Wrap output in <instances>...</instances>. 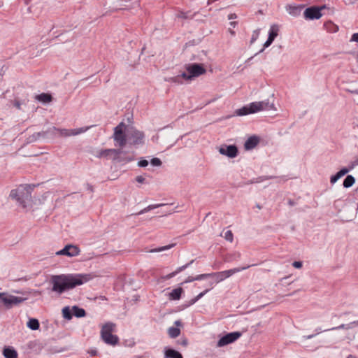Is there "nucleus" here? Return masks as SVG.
<instances>
[{"label":"nucleus","instance_id":"f8f14e48","mask_svg":"<svg viewBox=\"0 0 358 358\" xmlns=\"http://www.w3.org/2000/svg\"><path fill=\"white\" fill-rule=\"evenodd\" d=\"M241 336V333L238 331H234L229 333L227 335L222 336L217 342V347H223L228 344L232 343L239 338Z\"/></svg>","mask_w":358,"mask_h":358},{"label":"nucleus","instance_id":"a878e982","mask_svg":"<svg viewBox=\"0 0 358 358\" xmlns=\"http://www.w3.org/2000/svg\"><path fill=\"white\" fill-rule=\"evenodd\" d=\"M182 292V289L180 287L174 289L172 290V292L169 294L170 298L173 300H178L181 296Z\"/></svg>","mask_w":358,"mask_h":358},{"label":"nucleus","instance_id":"1a4fd4ad","mask_svg":"<svg viewBox=\"0 0 358 358\" xmlns=\"http://www.w3.org/2000/svg\"><path fill=\"white\" fill-rule=\"evenodd\" d=\"M185 69L189 73L192 80L199 77L206 72V69L201 64H188L185 65Z\"/></svg>","mask_w":358,"mask_h":358},{"label":"nucleus","instance_id":"603ef678","mask_svg":"<svg viewBox=\"0 0 358 358\" xmlns=\"http://www.w3.org/2000/svg\"><path fill=\"white\" fill-rule=\"evenodd\" d=\"M236 24H237L236 22H230V25L232 26L233 27H235Z\"/></svg>","mask_w":358,"mask_h":358},{"label":"nucleus","instance_id":"ea45409f","mask_svg":"<svg viewBox=\"0 0 358 358\" xmlns=\"http://www.w3.org/2000/svg\"><path fill=\"white\" fill-rule=\"evenodd\" d=\"M258 36H259V31H255L252 36L250 43H253L257 39Z\"/></svg>","mask_w":358,"mask_h":358},{"label":"nucleus","instance_id":"e2e57ef3","mask_svg":"<svg viewBox=\"0 0 358 358\" xmlns=\"http://www.w3.org/2000/svg\"><path fill=\"white\" fill-rule=\"evenodd\" d=\"M357 348H358V345H357Z\"/></svg>","mask_w":358,"mask_h":358},{"label":"nucleus","instance_id":"f704fd0d","mask_svg":"<svg viewBox=\"0 0 358 358\" xmlns=\"http://www.w3.org/2000/svg\"><path fill=\"white\" fill-rule=\"evenodd\" d=\"M208 291H209V289H207L205 291H203V292H201L199 294H198L196 297H194V299H192L190 301V303L194 304V303H196L199 299H200L202 296H203Z\"/></svg>","mask_w":358,"mask_h":358},{"label":"nucleus","instance_id":"6ab92c4d","mask_svg":"<svg viewBox=\"0 0 358 358\" xmlns=\"http://www.w3.org/2000/svg\"><path fill=\"white\" fill-rule=\"evenodd\" d=\"M164 357L165 358H182V356L179 352H178L173 349L165 348Z\"/></svg>","mask_w":358,"mask_h":358},{"label":"nucleus","instance_id":"4468645a","mask_svg":"<svg viewBox=\"0 0 358 358\" xmlns=\"http://www.w3.org/2000/svg\"><path fill=\"white\" fill-rule=\"evenodd\" d=\"M219 152L221 155L234 158L238 155V149L236 145H224L220 148Z\"/></svg>","mask_w":358,"mask_h":358},{"label":"nucleus","instance_id":"a18cd8bd","mask_svg":"<svg viewBox=\"0 0 358 358\" xmlns=\"http://www.w3.org/2000/svg\"><path fill=\"white\" fill-rule=\"evenodd\" d=\"M236 17H237V15L235 13L229 14L228 16L229 20L236 19Z\"/></svg>","mask_w":358,"mask_h":358},{"label":"nucleus","instance_id":"ddd939ff","mask_svg":"<svg viewBox=\"0 0 358 358\" xmlns=\"http://www.w3.org/2000/svg\"><path fill=\"white\" fill-rule=\"evenodd\" d=\"M80 249L74 245H67L62 250L56 252L57 255H66L70 257L78 256L80 254Z\"/></svg>","mask_w":358,"mask_h":358},{"label":"nucleus","instance_id":"cd10ccee","mask_svg":"<svg viewBox=\"0 0 358 358\" xmlns=\"http://www.w3.org/2000/svg\"><path fill=\"white\" fill-rule=\"evenodd\" d=\"M166 206V204L158 203V204L149 205L146 208H145L143 210H141L139 213H138L137 215H141V214L147 213L148 211L151 210L152 209H155V208H159V207H161V206Z\"/></svg>","mask_w":358,"mask_h":358},{"label":"nucleus","instance_id":"aec40b11","mask_svg":"<svg viewBox=\"0 0 358 358\" xmlns=\"http://www.w3.org/2000/svg\"><path fill=\"white\" fill-rule=\"evenodd\" d=\"M349 171L348 169L344 168L339 171L336 174L332 176L330 178V182L331 184H334L339 178L342 176H345Z\"/></svg>","mask_w":358,"mask_h":358},{"label":"nucleus","instance_id":"39448f33","mask_svg":"<svg viewBox=\"0 0 358 358\" xmlns=\"http://www.w3.org/2000/svg\"><path fill=\"white\" fill-rule=\"evenodd\" d=\"M91 127H84L74 129H58L55 127L50 128L46 131L37 133L38 136L45 137L48 134L55 136L59 134L61 136L68 137L70 136H76L87 131Z\"/></svg>","mask_w":358,"mask_h":358},{"label":"nucleus","instance_id":"6e6552de","mask_svg":"<svg viewBox=\"0 0 358 358\" xmlns=\"http://www.w3.org/2000/svg\"><path fill=\"white\" fill-rule=\"evenodd\" d=\"M26 299L23 297L10 295L6 292H0V303L3 304L8 309L22 303Z\"/></svg>","mask_w":358,"mask_h":358},{"label":"nucleus","instance_id":"393cba45","mask_svg":"<svg viewBox=\"0 0 358 358\" xmlns=\"http://www.w3.org/2000/svg\"><path fill=\"white\" fill-rule=\"evenodd\" d=\"M73 314L77 317H84L86 314L85 310L83 308H79L78 306H74L72 308Z\"/></svg>","mask_w":358,"mask_h":358},{"label":"nucleus","instance_id":"052dcab7","mask_svg":"<svg viewBox=\"0 0 358 358\" xmlns=\"http://www.w3.org/2000/svg\"><path fill=\"white\" fill-rule=\"evenodd\" d=\"M3 75L0 73V80H1Z\"/></svg>","mask_w":358,"mask_h":358},{"label":"nucleus","instance_id":"5fc2aeb1","mask_svg":"<svg viewBox=\"0 0 358 358\" xmlns=\"http://www.w3.org/2000/svg\"><path fill=\"white\" fill-rule=\"evenodd\" d=\"M175 324H176V326H180V325L181 324V322H180V321L177 320V321H176V322H175Z\"/></svg>","mask_w":358,"mask_h":358},{"label":"nucleus","instance_id":"423d86ee","mask_svg":"<svg viewBox=\"0 0 358 358\" xmlns=\"http://www.w3.org/2000/svg\"><path fill=\"white\" fill-rule=\"evenodd\" d=\"M115 324L113 322H107L103 325L101 330L102 340L108 345H115L119 342L117 336L112 334L115 331Z\"/></svg>","mask_w":358,"mask_h":358},{"label":"nucleus","instance_id":"72a5a7b5","mask_svg":"<svg viewBox=\"0 0 358 358\" xmlns=\"http://www.w3.org/2000/svg\"><path fill=\"white\" fill-rule=\"evenodd\" d=\"M174 246H175V244L173 243V244H170V245H166V246H164V247H160V248H158L152 249L150 252H162V251H164V250H166L171 249V248H172Z\"/></svg>","mask_w":358,"mask_h":358},{"label":"nucleus","instance_id":"79ce46f5","mask_svg":"<svg viewBox=\"0 0 358 358\" xmlns=\"http://www.w3.org/2000/svg\"><path fill=\"white\" fill-rule=\"evenodd\" d=\"M292 266L296 268H301L302 267V262L295 261L292 263Z\"/></svg>","mask_w":358,"mask_h":358},{"label":"nucleus","instance_id":"dca6fc26","mask_svg":"<svg viewBox=\"0 0 358 358\" xmlns=\"http://www.w3.org/2000/svg\"><path fill=\"white\" fill-rule=\"evenodd\" d=\"M182 79H184L187 81L192 80V78L189 77V74L187 71L186 72L182 73L180 75L171 78L170 80L173 83H182Z\"/></svg>","mask_w":358,"mask_h":358},{"label":"nucleus","instance_id":"49530a36","mask_svg":"<svg viewBox=\"0 0 358 358\" xmlns=\"http://www.w3.org/2000/svg\"><path fill=\"white\" fill-rule=\"evenodd\" d=\"M358 165V159L357 160H355V162H352L351 166L350 167V169H348L349 170L350 169H353L355 166Z\"/></svg>","mask_w":358,"mask_h":358},{"label":"nucleus","instance_id":"c85d7f7f","mask_svg":"<svg viewBox=\"0 0 358 358\" xmlns=\"http://www.w3.org/2000/svg\"><path fill=\"white\" fill-rule=\"evenodd\" d=\"M27 327L32 330L38 329L40 324L37 319L31 318L27 322Z\"/></svg>","mask_w":358,"mask_h":358},{"label":"nucleus","instance_id":"7c9ffc66","mask_svg":"<svg viewBox=\"0 0 358 358\" xmlns=\"http://www.w3.org/2000/svg\"><path fill=\"white\" fill-rule=\"evenodd\" d=\"M168 333L171 338H175L180 335V330L177 327H171L169 329Z\"/></svg>","mask_w":358,"mask_h":358},{"label":"nucleus","instance_id":"b1692460","mask_svg":"<svg viewBox=\"0 0 358 358\" xmlns=\"http://www.w3.org/2000/svg\"><path fill=\"white\" fill-rule=\"evenodd\" d=\"M36 99L43 103H49L52 101V96L50 94L41 93L36 96Z\"/></svg>","mask_w":358,"mask_h":358},{"label":"nucleus","instance_id":"864d4df0","mask_svg":"<svg viewBox=\"0 0 358 358\" xmlns=\"http://www.w3.org/2000/svg\"><path fill=\"white\" fill-rule=\"evenodd\" d=\"M90 354L92 355V356H95L96 355V350H92L90 352Z\"/></svg>","mask_w":358,"mask_h":358},{"label":"nucleus","instance_id":"a19ab883","mask_svg":"<svg viewBox=\"0 0 358 358\" xmlns=\"http://www.w3.org/2000/svg\"><path fill=\"white\" fill-rule=\"evenodd\" d=\"M138 166L145 167L148 165V162L146 159H141L138 163Z\"/></svg>","mask_w":358,"mask_h":358},{"label":"nucleus","instance_id":"9d476101","mask_svg":"<svg viewBox=\"0 0 358 358\" xmlns=\"http://www.w3.org/2000/svg\"><path fill=\"white\" fill-rule=\"evenodd\" d=\"M122 152L120 149H102L97 151L96 154V157L98 158H106V159H112L113 160H115L119 157V155Z\"/></svg>","mask_w":358,"mask_h":358},{"label":"nucleus","instance_id":"4d7b16f0","mask_svg":"<svg viewBox=\"0 0 358 358\" xmlns=\"http://www.w3.org/2000/svg\"><path fill=\"white\" fill-rule=\"evenodd\" d=\"M15 106L17 108H20V104L19 102H16Z\"/></svg>","mask_w":358,"mask_h":358},{"label":"nucleus","instance_id":"412c9836","mask_svg":"<svg viewBox=\"0 0 358 358\" xmlns=\"http://www.w3.org/2000/svg\"><path fill=\"white\" fill-rule=\"evenodd\" d=\"M358 326V320L352 322L349 324H342L338 327H333L330 329L329 330H337V329H352L353 327Z\"/></svg>","mask_w":358,"mask_h":358},{"label":"nucleus","instance_id":"2f4dec72","mask_svg":"<svg viewBox=\"0 0 358 358\" xmlns=\"http://www.w3.org/2000/svg\"><path fill=\"white\" fill-rule=\"evenodd\" d=\"M207 275H204V274H201V275H198L196 277H192V276H189L184 282L183 283H187V282H193L194 280H203V279H205V278H207Z\"/></svg>","mask_w":358,"mask_h":358},{"label":"nucleus","instance_id":"f3484780","mask_svg":"<svg viewBox=\"0 0 358 358\" xmlns=\"http://www.w3.org/2000/svg\"><path fill=\"white\" fill-rule=\"evenodd\" d=\"M193 262H194V260H192L189 263H187L182 266L178 267L175 271H173V272L166 275L165 277H164V279L169 280V279L172 278L173 277L176 276L178 273H179L180 272L184 271L187 267H189Z\"/></svg>","mask_w":358,"mask_h":358},{"label":"nucleus","instance_id":"bb28decb","mask_svg":"<svg viewBox=\"0 0 358 358\" xmlns=\"http://www.w3.org/2000/svg\"><path fill=\"white\" fill-rule=\"evenodd\" d=\"M324 26L327 31L331 33H335L338 30V27L334 24L332 22H327L324 23Z\"/></svg>","mask_w":358,"mask_h":358},{"label":"nucleus","instance_id":"c756f323","mask_svg":"<svg viewBox=\"0 0 358 358\" xmlns=\"http://www.w3.org/2000/svg\"><path fill=\"white\" fill-rule=\"evenodd\" d=\"M355 182V178L351 175H348L343 181V187L345 188H349L353 185Z\"/></svg>","mask_w":358,"mask_h":358},{"label":"nucleus","instance_id":"473e14b6","mask_svg":"<svg viewBox=\"0 0 358 358\" xmlns=\"http://www.w3.org/2000/svg\"><path fill=\"white\" fill-rule=\"evenodd\" d=\"M62 315L65 319L71 320L73 314L71 313L69 307L66 306L62 309Z\"/></svg>","mask_w":358,"mask_h":358},{"label":"nucleus","instance_id":"7ed1b4c3","mask_svg":"<svg viewBox=\"0 0 358 358\" xmlns=\"http://www.w3.org/2000/svg\"><path fill=\"white\" fill-rule=\"evenodd\" d=\"M275 110L274 104L270 103L268 100L252 102L238 110L236 113L238 116L246 115L251 113H257L262 110Z\"/></svg>","mask_w":358,"mask_h":358},{"label":"nucleus","instance_id":"37998d69","mask_svg":"<svg viewBox=\"0 0 358 358\" xmlns=\"http://www.w3.org/2000/svg\"><path fill=\"white\" fill-rule=\"evenodd\" d=\"M145 178L142 176H138L136 178V180L139 183H143L145 182Z\"/></svg>","mask_w":358,"mask_h":358},{"label":"nucleus","instance_id":"8fccbe9b","mask_svg":"<svg viewBox=\"0 0 358 358\" xmlns=\"http://www.w3.org/2000/svg\"><path fill=\"white\" fill-rule=\"evenodd\" d=\"M87 189L90 190V192H93L94 191V189H93V187L91 185H87Z\"/></svg>","mask_w":358,"mask_h":358},{"label":"nucleus","instance_id":"c9c22d12","mask_svg":"<svg viewBox=\"0 0 358 358\" xmlns=\"http://www.w3.org/2000/svg\"><path fill=\"white\" fill-rule=\"evenodd\" d=\"M224 238L231 243L233 241L234 235H233V233L231 232V231L229 230L225 232Z\"/></svg>","mask_w":358,"mask_h":358},{"label":"nucleus","instance_id":"2eb2a0df","mask_svg":"<svg viewBox=\"0 0 358 358\" xmlns=\"http://www.w3.org/2000/svg\"><path fill=\"white\" fill-rule=\"evenodd\" d=\"M304 8L303 6H292L289 5L286 7L287 11L292 16H298L301 14L302 9Z\"/></svg>","mask_w":358,"mask_h":358},{"label":"nucleus","instance_id":"680f3d73","mask_svg":"<svg viewBox=\"0 0 358 358\" xmlns=\"http://www.w3.org/2000/svg\"><path fill=\"white\" fill-rule=\"evenodd\" d=\"M132 160H133V158H129V159H128V161H132Z\"/></svg>","mask_w":358,"mask_h":358},{"label":"nucleus","instance_id":"09e8293b","mask_svg":"<svg viewBox=\"0 0 358 358\" xmlns=\"http://www.w3.org/2000/svg\"><path fill=\"white\" fill-rule=\"evenodd\" d=\"M288 204H289V206H292L295 205V202H294L293 200L289 199V200L288 201Z\"/></svg>","mask_w":358,"mask_h":358},{"label":"nucleus","instance_id":"c03bdc74","mask_svg":"<svg viewBox=\"0 0 358 358\" xmlns=\"http://www.w3.org/2000/svg\"><path fill=\"white\" fill-rule=\"evenodd\" d=\"M351 41L358 42V33H355L352 36Z\"/></svg>","mask_w":358,"mask_h":358},{"label":"nucleus","instance_id":"f03ea898","mask_svg":"<svg viewBox=\"0 0 358 358\" xmlns=\"http://www.w3.org/2000/svg\"><path fill=\"white\" fill-rule=\"evenodd\" d=\"M93 278L92 274L71 273L54 275L51 276L52 291L62 294L64 292L81 285Z\"/></svg>","mask_w":358,"mask_h":358},{"label":"nucleus","instance_id":"4be33fe9","mask_svg":"<svg viewBox=\"0 0 358 358\" xmlns=\"http://www.w3.org/2000/svg\"><path fill=\"white\" fill-rule=\"evenodd\" d=\"M279 32V27L277 24H272L270 27L268 37L270 39L274 41L278 36Z\"/></svg>","mask_w":358,"mask_h":358},{"label":"nucleus","instance_id":"a211bd4d","mask_svg":"<svg viewBox=\"0 0 358 358\" xmlns=\"http://www.w3.org/2000/svg\"><path fill=\"white\" fill-rule=\"evenodd\" d=\"M259 143V138L256 136L250 137L245 143L244 147L246 150L253 149Z\"/></svg>","mask_w":358,"mask_h":358},{"label":"nucleus","instance_id":"13d9d810","mask_svg":"<svg viewBox=\"0 0 358 358\" xmlns=\"http://www.w3.org/2000/svg\"><path fill=\"white\" fill-rule=\"evenodd\" d=\"M173 212V210H166V211H165L164 213H168V214H171V213H172Z\"/></svg>","mask_w":358,"mask_h":358},{"label":"nucleus","instance_id":"bf43d9fd","mask_svg":"<svg viewBox=\"0 0 358 358\" xmlns=\"http://www.w3.org/2000/svg\"><path fill=\"white\" fill-rule=\"evenodd\" d=\"M313 335H310V336H308L307 338H313Z\"/></svg>","mask_w":358,"mask_h":358},{"label":"nucleus","instance_id":"20e7f679","mask_svg":"<svg viewBox=\"0 0 358 358\" xmlns=\"http://www.w3.org/2000/svg\"><path fill=\"white\" fill-rule=\"evenodd\" d=\"M10 197L15 200L22 208H26L27 203L31 201V187L27 185H20L18 188L12 189Z\"/></svg>","mask_w":358,"mask_h":358},{"label":"nucleus","instance_id":"58836bf2","mask_svg":"<svg viewBox=\"0 0 358 358\" xmlns=\"http://www.w3.org/2000/svg\"><path fill=\"white\" fill-rule=\"evenodd\" d=\"M273 42V40L270 39L269 38H268L267 41L264 43V48H262L259 52H262L264 50L265 48H268V46H270L271 45V43Z\"/></svg>","mask_w":358,"mask_h":358},{"label":"nucleus","instance_id":"9b49d317","mask_svg":"<svg viewBox=\"0 0 358 358\" xmlns=\"http://www.w3.org/2000/svg\"><path fill=\"white\" fill-rule=\"evenodd\" d=\"M324 8V6L321 7L312 6L307 8L303 13L304 17L306 20L320 19L322 15L321 10Z\"/></svg>","mask_w":358,"mask_h":358},{"label":"nucleus","instance_id":"de8ad7c7","mask_svg":"<svg viewBox=\"0 0 358 358\" xmlns=\"http://www.w3.org/2000/svg\"><path fill=\"white\" fill-rule=\"evenodd\" d=\"M187 343H188V342L186 338H183L180 342V344L182 345L183 346H187Z\"/></svg>","mask_w":358,"mask_h":358},{"label":"nucleus","instance_id":"6e6d98bb","mask_svg":"<svg viewBox=\"0 0 358 358\" xmlns=\"http://www.w3.org/2000/svg\"><path fill=\"white\" fill-rule=\"evenodd\" d=\"M229 31L230 32V34H231L232 36L235 35V31H233L232 29H229Z\"/></svg>","mask_w":358,"mask_h":358},{"label":"nucleus","instance_id":"f257e3e1","mask_svg":"<svg viewBox=\"0 0 358 358\" xmlns=\"http://www.w3.org/2000/svg\"><path fill=\"white\" fill-rule=\"evenodd\" d=\"M115 145L123 148L129 143L131 145H139L144 144L145 134L134 127L127 129L124 122H121L114 128L112 136Z\"/></svg>","mask_w":358,"mask_h":358},{"label":"nucleus","instance_id":"3c124183","mask_svg":"<svg viewBox=\"0 0 358 358\" xmlns=\"http://www.w3.org/2000/svg\"><path fill=\"white\" fill-rule=\"evenodd\" d=\"M352 94H358V89L355 90H348Z\"/></svg>","mask_w":358,"mask_h":358},{"label":"nucleus","instance_id":"5701e85b","mask_svg":"<svg viewBox=\"0 0 358 358\" xmlns=\"http://www.w3.org/2000/svg\"><path fill=\"white\" fill-rule=\"evenodd\" d=\"M3 354L5 358H17V352L10 348H4Z\"/></svg>","mask_w":358,"mask_h":358},{"label":"nucleus","instance_id":"e433bc0d","mask_svg":"<svg viewBox=\"0 0 358 358\" xmlns=\"http://www.w3.org/2000/svg\"><path fill=\"white\" fill-rule=\"evenodd\" d=\"M151 164L155 166H159L162 164V161L159 158H153L151 159Z\"/></svg>","mask_w":358,"mask_h":358},{"label":"nucleus","instance_id":"4c0bfd02","mask_svg":"<svg viewBox=\"0 0 358 358\" xmlns=\"http://www.w3.org/2000/svg\"><path fill=\"white\" fill-rule=\"evenodd\" d=\"M187 14H188L187 13L180 11L176 14V17L187 19V18H188Z\"/></svg>","mask_w":358,"mask_h":358},{"label":"nucleus","instance_id":"0eeeda50","mask_svg":"<svg viewBox=\"0 0 358 358\" xmlns=\"http://www.w3.org/2000/svg\"><path fill=\"white\" fill-rule=\"evenodd\" d=\"M257 264L248 265L246 266L234 268L232 269H229L227 271L211 273H205L204 275H208L207 278L213 277L217 282H220L223 280L230 277L233 274L245 270L251 266H256Z\"/></svg>","mask_w":358,"mask_h":358}]
</instances>
